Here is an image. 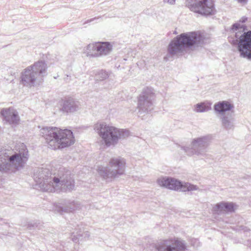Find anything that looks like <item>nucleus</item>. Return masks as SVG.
I'll list each match as a JSON object with an SVG mask.
<instances>
[{
    "instance_id": "17",
    "label": "nucleus",
    "mask_w": 251,
    "mask_h": 251,
    "mask_svg": "<svg viewBox=\"0 0 251 251\" xmlns=\"http://www.w3.org/2000/svg\"><path fill=\"white\" fill-rule=\"evenodd\" d=\"M236 209V205L233 202H221L215 204L212 208V211L217 214L233 212Z\"/></svg>"
},
{
    "instance_id": "10",
    "label": "nucleus",
    "mask_w": 251,
    "mask_h": 251,
    "mask_svg": "<svg viewBox=\"0 0 251 251\" xmlns=\"http://www.w3.org/2000/svg\"><path fill=\"white\" fill-rule=\"evenodd\" d=\"M150 248L151 251H185L186 246L183 241L170 239L153 243Z\"/></svg>"
},
{
    "instance_id": "14",
    "label": "nucleus",
    "mask_w": 251,
    "mask_h": 251,
    "mask_svg": "<svg viewBox=\"0 0 251 251\" xmlns=\"http://www.w3.org/2000/svg\"><path fill=\"white\" fill-rule=\"evenodd\" d=\"M0 115L3 120L10 125H17L19 124L20 117L18 112L13 108H2Z\"/></svg>"
},
{
    "instance_id": "9",
    "label": "nucleus",
    "mask_w": 251,
    "mask_h": 251,
    "mask_svg": "<svg viewBox=\"0 0 251 251\" xmlns=\"http://www.w3.org/2000/svg\"><path fill=\"white\" fill-rule=\"evenodd\" d=\"M157 183L160 187L180 192L196 191L199 187L188 182H182L174 178L160 177L157 179Z\"/></svg>"
},
{
    "instance_id": "30",
    "label": "nucleus",
    "mask_w": 251,
    "mask_h": 251,
    "mask_svg": "<svg viewBox=\"0 0 251 251\" xmlns=\"http://www.w3.org/2000/svg\"><path fill=\"white\" fill-rule=\"evenodd\" d=\"M236 34H237V32H236ZM240 35H238L237 34H236V37L237 38V39H238V36H240Z\"/></svg>"
},
{
    "instance_id": "18",
    "label": "nucleus",
    "mask_w": 251,
    "mask_h": 251,
    "mask_svg": "<svg viewBox=\"0 0 251 251\" xmlns=\"http://www.w3.org/2000/svg\"><path fill=\"white\" fill-rule=\"evenodd\" d=\"M234 108L233 104L227 101H222L218 102L214 105V110L219 115V117L223 115H227L228 113H233L231 111Z\"/></svg>"
},
{
    "instance_id": "21",
    "label": "nucleus",
    "mask_w": 251,
    "mask_h": 251,
    "mask_svg": "<svg viewBox=\"0 0 251 251\" xmlns=\"http://www.w3.org/2000/svg\"><path fill=\"white\" fill-rule=\"evenodd\" d=\"M99 57L108 55L112 50L113 46L108 42H98Z\"/></svg>"
},
{
    "instance_id": "15",
    "label": "nucleus",
    "mask_w": 251,
    "mask_h": 251,
    "mask_svg": "<svg viewBox=\"0 0 251 251\" xmlns=\"http://www.w3.org/2000/svg\"><path fill=\"white\" fill-rule=\"evenodd\" d=\"M80 109V104L71 97L66 98L62 100V107L60 110L67 113H72L77 111Z\"/></svg>"
},
{
    "instance_id": "12",
    "label": "nucleus",
    "mask_w": 251,
    "mask_h": 251,
    "mask_svg": "<svg viewBox=\"0 0 251 251\" xmlns=\"http://www.w3.org/2000/svg\"><path fill=\"white\" fill-rule=\"evenodd\" d=\"M154 93L150 88L144 89L140 95L138 101V113L140 115L148 113L153 109Z\"/></svg>"
},
{
    "instance_id": "28",
    "label": "nucleus",
    "mask_w": 251,
    "mask_h": 251,
    "mask_svg": "<svg viewBox=\"0 0 251 251\" xmlns=\"http://www.w3.org/2000/svg\"><path fill=\"white\" fill-rule=\"evenodd\" d=\"M15 74H16V73L15 72H13V74L11 73V76L10 78H6V80H9L10 81H13L14 80V78L15 77Z\"/></svg>"
},
{
    "instance_id": "19",
    "label": "nucleus",
    "mask_w": 251,
    "mask_h": 251,
    "mask_svg": "<svg viewBox=\"0 0 251 251\" xmlns=\"http://www.w3.org/2000/svg\"><path fill=\"white\" fill-rule=\"evenodd\" d=\"M223 128L226 130H233L235 119L233 113H228L220 117Z\"/></svg>"
},
{
    "instance_id": "2",
    "label": "nucleus",
    "mask_w": 251,
    "mask_h": 251,
    "mask_svg": "<svg viewBox=\"0 0 251 251\" xmlns=\"http://www.w3.org/2000/svg\"><path fill=\"white\" fill-rule=\"evenodd\" d=\"M28 158V151L24 144L19 148L0 150V172L15 173L24 168Z\"/></svg>"
},
{
    "instance_id": "31",
    "label": "nucleus",
    "mask_w": 251,
    "mask_h": 251,
    "mask_svg": "<svg viewBox=\"0 0 251 251\" xmlns=\"http://www.w3.org/2000/svg\"><path fill=\"white\" fill-rule=\"evenodd\" d=\"M210 30H214V27H210Z\"/></svg>"
},
{
    "instance_id": "4",
    "label": "nucleus",
    "mask_w": 251,
    "mask_h": 251,
    "mask_svg": "<svg viewBox=\"0 0 251 251\" xmlns=\"http://www.w3.org/2000/svg\"><path fill=\"white\" fill-rule=\"evenodd\" d=\"M203 39L201 32H183L170 42L168 53L171 56L182 55L188 48L201 44Z\"/></svg>"
},
{
    "instance_id": "7",
    "label": "nucleus",
    "mask_w": 251,
    "mask_h": 251,
    "mask_svg": "<svg viewBox=\"0 0 251 251\" xmlns=\"http://www.w3.org/2000/svg\"><path fill=\"white\" fill-rule=\"evenodd\" d=\"M125 165L126 161L124 158H113L110 160L108 168L99 167L98 172L104 179L112 180L124 173Z\"/></svg>"
},
{
    "instance_id": "8",
    "label": "nucleus",
    "mask_w": 251,
    "mask_h": 251,
    "mask_svg": "<svg viewBox=\"0 0 251 251\" xmlns=\"http://www.w3.org/2000/svg\"><path fill=\"white\" fill-rule=\"evenodd\" d=\"M185 5L191 11L202 16L213 15L216 12L213 0H186Z\"/></svg>"
},
{
    "instance_id": "3",
    "label": "nucleus",
    "mask_w": 251,
    "mask_h": 251,
    "mask_svg": "<svg viewBox=\"0 0 251 251\" xmlns=\"http://www.w3.org/2000/svg\"><path fill=\"white\" fill-rule=\"evenodd\" d=\"M40 134L45 138L48 147L54 150L69 147L75 142L73 132L67 129L44 127L41 129Z\"/></svg>"
},
{
    "instance_id": "32",
    "label": "nucleus",
    "mask_w": 251,
    "mask_h": 251,
    "mask_svg": "<svg viewBox=\"0 0 251 251\" xmlns=\"http://www.w3.org/2000/svg\"><path fill=\"white\" fill-rule=\"evenodd\" d=\"M197 31H198V32H199V31H201V30H198Z\"/></svg>"
},
{
    "instance_id": "23",
    "label": "nucleus",
    "mask_w": 251,
    "mask_h": 251,
    "mask_svg": "<svg viewBox=\"0 0 251 251\" xmlns=\"http://www.w3.org/2000/svg\"><path fill=\"white\" fill-rule=\"evenodd\" d=\"M109 77L108 72L104 70L97 71L95 74V79L97 81H102L107 79Z\"/></svg>"
},
{
    "instance_id": "25",
    "label": "nucleus",
    "mask_w": 251,
    "mask_h": 251,
    "mask_svg": "<svg viewBox=\"0 0 251 251\" xmlns=\"http://www.w3.org/2000/svg\"><path fill=\"white\" fill-rule=\"evenodd\" d=\"M210 109V107L204 103H198L196 105L195 111L197 112H203Z\"/></svg>"
},
{
    "instance_id": "5",
    "label": "nucleus",
    "mask_w": 251,
    "mask_h": 251,
    "mask_svg": "<svg viewBox=\"0 0 251 251\" xmlns=\"http://www.w3.org/2000/svg\"><path fill=\"white\" fill-rule=\"evenodd\" d=\"M94 129L107 147L115 146L119 141L127 137L129 131L118 128L105 122H98L94 125Z\"/></svg>"
},
{
    "instance_id": "29",
    "label": "nucleus",
    "mask_w": 251,
    "mask_h": 251,
    "mask_svg": "<svg viewBox=\"0 0 251 251\" xmlns=\"http://www.w3.org/2000/svg\"><path fill=\"white\" fill-rule=\"evenodd\" d=\"M165 2H167L171 4H174L175 3L176 0H164Z\"/></svg>"
},
{
    "instance_id": "16",
    "label": "nucleus",
    "mask_w": 251,
    "mask_h": 251,
    "mask_svg": "<svg viewBox=\"0 0 251 251\" xmlns=\"http://www.w3.org/2000/svg\"><path fill=\"white\" fill-rule=\"evenodd\" d=\"M81 208L80 203L76 201H72L61 205L60 203L54 205V210L60 214L65 213L73 212Z\"/></svg>"
},
{
    "instance_id": "24",
    "label": "nucleus",
    "mask_w": 251,
    "mask_h": 251,
    "mask_svg": "<svg viewBox=\"0 0 251 251\" xmlns=\"http://www.w3.org/2000/svg\"><path fill=\"white\" fill-rule=\"evenodd\" d=\"M84 231L80 228L76 229L75 232L72 233V239L74 242H77L79 239H83Z\"/></svg>"
},
{
    "instance_id": "6",
    "label": "nucleus",
    "mask_w": 251,
    "mask_h": 251,
    "mask_svg": "<svg viewBox=\"0 0 251 251\" xmlns=\"http://www.w3.org/2000/svg\"><path fill=\"white\" fill-rule=\"evenodd\" d=\"M47 65L45 61L36 62L25 69L22 74V84L27 87L40 85L47 75Z\"/></svg>"
},
{
    "instance_id": "1",
    "label": "nucleus",
    "mask_w": 251,
    "mask_h": 251,
    "mask_svg": "<svg viewBox=\"0 0 251 251\" xmlns=\"http://www.w3.org/2000/svg\"><path fill=\"white\" fill-rule=\"evenodd\" d=\"M34 179L40 189L46 192H70L75 188L74 179L70 172L65 168H60L53 174L48 169L40 168L34 174Z\"/></svg>"
},
{
    "instance_id": "22",
    "label": "nucleus",
    "mask_w": 251,
    "mask_h": 251,
    "mask_svg": "<svg viewBox=\"0 0 251 251\" xmlns=\"http://www.w3.org/2000/svg\"><path fill=\"white\" fill-rule=\"evenodd\" d=\"M248 17L246 16L242 17L239 21L233 24L230 29L232 31L238 30V31H251V30H248V26L245 24L248 21Z\"/></svg>"
},
{
    "instance_id": "27",
    "label": "nucleus",
    "mask_w": 251,
    "mask_h": 251,
    "mask_svg": "<svg viewBox=\"0 0 251 251\" xmlns=\"http://www.w3.org/2000/svg\"><path fill=\"white\" fill-rule=\"evenodd\" d=\"M83 233L84 234H83V239H86L89 237L90 233L88 231H84V232Z\"/></svg>"
},
{
    "instance_id": "13",
    "label": "nucleus",
    "mask_w": 251,
    "mask_h": 251,
    "mask_svg": "<svg viewBox=\"0 0 251 251\" xmlns=\"http://www.w3.org/2000/svg\"><path fill=\"white\" fill-rule=\"evenodd\" d=\"M237 42L240 55L251 59V32H243Z\"/></svg>"
},
{
    "instance_id": "11",
    "label": "nucleus",
    "mask_w": 251,
    "mask_h": 251,
    "mask_svg": "<svg viewBox=\"0 0 251 251\" xmlns=\"http://www.w3.org/2000/svg\"><path fill=\"white\" fill-rule=\"evenodd\" d=\"M210 142V138L209 136H203L194 139L191 143L192 148L181 147V149L189 156L194 154L203 156L207 151Z\"/></svg>"
},
{
    "instance_id": "20",
    "label": "nucleus",
    "mask_w": 251,
    "mask_h": 251,
    "mask_svg": "<svg viewBox=\"0 0 251 251\" xmlns=\"http://www.w3.org/2000/svg\"><path fill=\"white\" fill-rule=\"evenodd\" d=\"M83 53L89 58H98V42L90 43L84 47Z\"/></svg>"
},
{
    "instance_id": "26",
    "label": "nucleus",
    "mask_w": 251,
    "mask_h": 251,
    "mask_svg": "<svg viewBox=\"0 0 251 251\" xmlns=\"http://www.w3.org/2000/svg\"><path fill=\"white\" fill-rule=\"evenodd\" d=\"M100 18H101L100 17H95L94 18H91L90 19L88 20L86 22H85V24L88 23H91L95 20H100Z\"/></svg>"
}]
</instances>
